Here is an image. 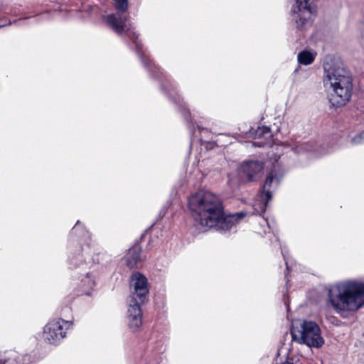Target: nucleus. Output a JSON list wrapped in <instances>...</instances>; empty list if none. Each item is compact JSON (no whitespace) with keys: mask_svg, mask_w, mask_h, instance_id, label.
I'll use <instances>...</instances> for the list:
<instances>
[{"mask_svg":"<svg viewBox=\"0 0 364 364\" xmlns=\"http://www.w3.org/2000/svg\"><path fill=\"white\" fill-rule=\"evenodd\" d=\"M141 247L136 244L129 248L124 256L126 264L129 269L138 268L141 262Z\"/></svg>","mask_w":364,"mask_h":364,"instance_id":"4468645a","label":"nucleus"},{"mask_svg":"<svg viewBox=\"0 0 364 364\" xmlns=\"http://www.w3.org/2000/svg\"><path fill=\"white\" fill-rule=\"evenodd\" d=\"M162 88L164 90V92L167 96L173 100L181 108V112H184V118L188 120L190 115L189 112L188 110H186L185 107H183L182 100L181 99L180 96L178 95L173 85L171 82L167 81V82L162 84Z\"/></svg>","mask_w":364,"mask_h":364,"instance_id":"2eb2a0df","label":"nucleus"},{"mask_svg":"<svg viewBox=\"0 0 364 364\" xmlns=\"http://www.w3.org/2000/svg\"><path fill=\"white\" fill-rule=\"evenodd\" d=\"M264 164L258 160H247L240 164L237 171L240 179L245 182L256 181L261 178Z\"/></svg>","mask_w":364,"mask_h":364,"instance_id":"9b49d317","label":"nucleus"},{"mask_svg":"<svg viewBox=\"0 0 364 364\" xmlns=\"http://www.w3.org/2000/svg\"><path fill=\"white\" fill-rule=\"evenodd\" d=\"M247 139H252V146L270 147L273 144L272 133L269 127H259L256 130L250 129L246 133Z\"/></svg>","mask_w":364,"mask_h":364,"instance_id":"f8f14e48","label":"nucleus"},{"mask_svg":"<svg viewBox=\"0 0 364 364\" xmlns=\"http://www.w3.org/2000/svg\"><path fill=\"white\" fill-rule=\"evenodd\" d=\"M282 255H283L284 259V260H285V264H286V266H287V270H289V267L288 261H287V259L286 255L284 254V252L283 250H282Z\"/></svg>","mask_w":364,"mask_h":364,"instance_id":"4be33fe9","label":"nucleus"},{"mask_svg":"<svg viewBox=\"0 0 364 364\" xmlns=\"http://www.w3.org/2000/svg\"><path fill=\"white\" fill-rule=\"evenodd\" d=\"M25 356L18 354L14 350L6 352L1 355L0 364H25Z\"/></svg>","mask_w":364,"mask_h":364,"instance_id":"dca6fc26","label":"nucleus"},{"mask_svg":"<svg viewBox=\"0 0 364 364\" xmlns=\"http://www.w3.org/2000/svg\"><path fill=\"white\" fill-rule=\"evenodd\" d=\"M70 326L68 321L61 318L50 321L43 329L44 341L50 344H58L65 337V329Z\"/></svg>","mask_w":364,"mask_h":364,"instance_id":"9d476101","label":"nucleus"},{"mask_svg":"<svg viewBox=\"0 0 364 364\" xmlns=\"http://www.w3.org/2000/svg\"><path fill=\"white\" fill-rule=\"evenodd\" d=\"M328 297L338 314L355 311L364 305V283L346 281L329 287Z\"/></svg>","mask_w":364,"mask_h":364,"instance_id":"20e7f679","label":"nucleus"},{"mask_svg":"<svg viewBox=\"0 0 364 364\" xmlns=\"http://www.w3.org/2000/svg\"><path fill=\"white\" fill-rule=\"evenodd\" d=\"M188 208L196 225L204 229L203 231L212 228L228 231L247 215L245 211L225 215L220 196L205 191H198L189 198Z\"/></svg>","mask_w":364,"mask_h":364,"instance_id":"f257e3e1","label":"nucleus"},{"mask_svg":"<svg viewBox=\"0 0 364 364\" xmlns=\"http://www.w3.org/2000/svg\"><path fill=\"white\" fill-rule=\"evenodd\" d=\"M72 235H76L80 238V241H83L85 244L76 247L75 249L70 252L68 257V265L70 269H80L87 270L91 268L95 264L93 258V251L90 243V235L86 230L80 221H77L75 225L72 230Z\"/></svg>","mask_w":364,"mask_h":364,"instance_id":"423d86ee","label":"nucleus"},{"mask_svg":"<svg viewBox=\"0 0 364 364\" xmlns=\"http://www.w3.org/2000/svg\"><path fill=\"white\" fill-rule=\"evenodd\" d=\"M21 6L14 5L9 8L6 5L0 6V14H7L12 16H18L21 14H25V12H22L20 10Z\"/></svg>","mask_w":364,"mask_h":364,"instance_id":"a211bd4d","label":"nucleus"},{"mask_svg":"<svg viewBox=\"0 0 364 364\" xmlns=\"http://www.w3.org/2000/svg\"><path fill=\"white\" fill-rule=\"evenodd\" d=\"M264 220H265L266 223L267 224V225L269 227V223H268L267 220L265 219Z\"/></svg>","mask_w":364,"mask_h":364,"instance_id":"b1692460","label":"nucleus"},{"mask_svg":"<svg viewBox=\"0 0 364 364\" xmlns=\"http://www.w3.org/2000/svg\"><path fill=\"white\" fill-rule=\"evenodd\" d=\"M28 18L29 17L20 18L18 19H15L14 21H11L8 19L6 17L0 18V28L16 23L17 22L21 20H25Z\"/></svg>","mask_w":364,"mask_h":364,"instance_id":"aec40b11","label":"nucleus"},{"mask_svg":"<svg viewBox=\"0 0 364 364\" xmlns=\"http://www.w3.org/2000/svg\"><path fill=\"white\" fill-rule=\"evenodd\" d=\"M313 2L314 0H295L291 12L296 28H305L310 23L311 16L315 12Z\"/></svg>","mask_w":364,"mask_h":364,"instance_id":"1a4fd4ad","label":"nucleus"},{"mask_svg":"<svg viewBox=\"0 0 364 364\" xmlns=\"http://www.w3.org/2000/svg\"><path fill=\"white\" fill-rule=\"evenodd\" d=\"M351 143L353 145H360L364 144V130L353 137L351 139Z\"/></svg>","mask_w":364,"mask_h":364,"instance_id":"412c9836","label":"nucleus"},{"mask_svg":"<svg viewBox=\"0 0 364 364\" xmlns=\"http://www.w3.org/2000/svg\"><path fill=\"white\" fill-rule=\"evenodd\" d=\"M361 43L364 46V33L362 36Z\"/></svg>","mask_w":364,"mask_h":364,"instance_id":"5701e85b","label":"nucleus"},{"mask_svg":"<svg viewBox=\"0 0 364 364\" xmlns=\"http://www.w3.org/2000/svg\"><path fill=\"white\" fill-rule=\"evenodd\" d=\"M301 151H316V149L315 145L313 143L306 142V143H303L301 144H299L295 148L296 152L299 153Z\"/></svg>","mask_w":364,"mask_h":364,"instance_id":"6ab92c4d","label":"nucleus"},{"mask_svg":"<svg viewBox=\"0 0 364 364\" xmlns=\"http://www.w3.org/2000/svg\"><path fill=\"white\" fill-rule=\"evenodd\" d=\"M283 172L277 170L276 166L269 173L254 203V210L256 213L262 214L266 211L268 202L272 198L273 191L278 186Z\"/></svg>","mask_w":364,"mask_h":364,"instance_id":"6e6552de","label":"nucleus"},{"mask_svg":"<svg viewBox=\"0 0 364 364\" xmlns=\"http://www.w3.org/2000/svg\"><path fill=\"white\" fill-rule=\"evenodd\" d=\"M96 286L95 275L88 272L82 275L77 284L76 290L78 295H90Z\"/></svg>","mask_w":364,"mask_h":364,"instance_id":"ddd939ff","label":"nucleus"},{"mask_svg":"<svg viewBox=\"0 0 364 364\" xmlns=\"http://www.w3.org/2000/svg\"><path fill=\"white\" fill-rule=\"evenodd\" d=\"M114 6L117 12L107 15L105 17V21L109 27L112 28L117 33L120 35H126L133 43L135 46L136 53L141 59L144 66L152 73L155 77L161 78L162 73L161 69L155 65L144 54L143 46L139 41L138 34L134 31L132 23L124 14L128 8L127 0H114Z\"/></svg>","mask_w":364,"mask_h":364,"instance_id":"f03ea898","label":"nucleus"},{"mask_svg":"<svg viewBox=\"0 0 364 364\" xmlns=\"http://www.w3.org/2000/svg\"><path fill=\"white\" fill-rule=\"evenodd\" d=\"M314 59L315 55L308 50H302L297 55V60L299 63L304 65L311 64Z\"/></svg>","mask_w":364,"mask_h":364,"instance_id":"f3484780","label":"nucleus"},{"mask_svg":"<svg viewBox=\"0 0 364 364\" xmlns=\"http://www.w3.org/2000/svg\"><path fill=\"white\" fill-rule=\"evenodd\" d=\"M292 340L311 348H321L324 344L319 326L314 321H303L299 326L291 329Z\"/></svg>","mask_w":364,"mask_h":364,"instance_id":"0eeeda50","label":"nucleus"},{"mask_svg":"<svg viewBox=\"0 0 364 364\" xmlns=\"http://www.w3.org/2000/svg\"><path fill=\"white\" fill-rule=\"evenodd\" d=\"M323 85L331 92L329 102L336 107L346 105L353 94V80L349 73L338 64L326 63L323 65Z\"/></svg>","mask_w":364,"mask_h":364,"instance_id":"7ed1b4c3","label":"nucleus"},{"mask_svg":"<svg viewBox=\"0 0 364 364\" xmlns=\"http://www.w3.org/2000/svg\"><path fill=\"white\" fill-rule=\"evenodd\" d=\"M132 293L128 298V325L132 331H136L142 324L141 306L147 299L149 293L146 277L140 272H134L130 279Z\"/></svg>","mask_w":364,"mask_h":364,"instance_id":"39448f33","label":"nucleus"}]
</instances>
